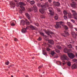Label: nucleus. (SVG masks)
Here are the masks:
<instances>
[{"label":"nucleus","instance_id":"nucleus-7","mask_svg":"<svg viewBox=\"0 0 77 77\" xmlns=\"http://www.w3.org/2000/svg\"><path fill=\"white\" fill-rule=\"evenodd\" d=\"M28 28H29V27L28 26H27L26 28V29H25V28H24V29H22V33H25L26 32H27V30H26V29H28Z\"/></svg>","mask_w":77,"mask_h":77},{"label":"nucleus","instance_id":"nucleus-6","mask_svg":"<svg viewBox=\"0 0 77 77\" xmlns=\"http://www.w3.org/2000/svg\"><path fill=\"white\" fill-rule=\"evenodd\" d=\"M45 32L48 35H49L50 36L51 38V35H50V34H51V35H54V33L53 32H50V31H45Z\"/></svg>","mask_w":77,"mask_h":77},{"label":"nucleus","instance_id":"nucleus-13","mask_svg":"<svg viewBox=\"0 0 77 77\" xmlns=\"http://www.w3.org/2000/svg\"><path fill=\"white\" fill-rule=\"evenodd\" d=\"M48 42L51 44H54V41L52 40H48Z\"/></svg>","mask_w":77,"mask_h":77},{"label":"nucleus","instance_id":"nucleus-50","mask_svg":"<svg viewBox=\"0 0 77 77\" xmlns=\"http://www.w3.org/2000/svg\"><path fill=\"white\" fill-rule=\"evenodd\" d=\"M72 29H74L77 32V28H73Z\"/></svg>","mask_w":77,"mask_h":77},{"label":"nucleus","instance_id":"nucleus-28","mask_svg":"<svg viewBox=\"0 0 77 77\" xmlns=\"http://www.w3.org/2000/svg\"><path fill=\"white\" fill-rule=\"evenodd\" d=\"M40 34L41 35H42V36H45L46 38L47 37V36H46V35H44V34L42 32H40Z\"/></svg>","mask_w":77,"mask_h":77},{"label":"nucleus","instance_id":"nucleus-21","mask_svg":"<svg viewBox=\"0 0 77 77\" xmlns=\"http://www.w3.org/2000/svg\"><path fill=\"white\" fill-rule=\"evenodd\" d=\"M71 34L72 35H75L76 36H77V34H76L75 32H71Z\"/></svg>","mask_w":77,"mask_h":77},{"label":"nucleus","instance_id":"nucleus-14","mask_svg":"<svg viewBox=\"0 0 77 77\" xmlns=\"http://www.w3.org/2000/svg\"><path fill=\"white\" fill-rule=\"evenodd\" d=\"M71 11H72V13L73 14V15H74V16L75 15H77V13L75 12V11H74L73 10H71Z\"/></svg>","mask_w":77,"mask_h":77},{"label":"nucleus","instance_id":"nucleus-29","mask_svg":"<svg viewBox=\"0 0 77 77\" xmlns=\"http://www.w3.org/2000/svg\"><path fill=\"white\" fill-rule=\"evenodd\" d=\"M54 18L56 20H58V16L57 15V16H55V17H54Z\"/></svg>","mask_w":77,"mask_h":77},{"label":"nucleus","instance_id":"nucleus-30","mask_svg":"<svg viewBox=\"0 0 77 77\" xmlns=\"http://www.w3.org/2000/svg\"><path fill=\"white\" fill-rule=\"evenodd\" d=\"M30 3L31 5H33L35 4V2L33 1H31Z\"/></svg>","mask_w":77,"mask_h":77},{"label":"nucleus","instance_id":"nucleus-17","mask_svg":"<svg viewBox=\"0 0 77 77\" xmlns=\"http://www.w3.org/2000/svg\"><path fill=\"white\" fill-rule=\"evenodd\" d=\"M25 15L26 17L28 18L29 20H30V17L29 16V14L27 13H26L25 14Z\"/></svg>","mask_w":77,"mask_h":77},{"label":"nucleus","instance_id":"nucleus-44","mask_svg":"<svg viewBox=\"0 0 77 77\" xmlns=\"http://www.w3.org/2000/svg\"><path fill=\"white\" fill-rule=\"evenodd\" d=\"M74 16L75 17H74V19H75V20H77V16L76 15L75 16V15H74Z\"/></svg>","mask_w":77,"mask_h":77},{"label":"nucleus","instance_id":"nucleus-24","mask_svg":"<svg viewBox=\"0 0 77 77\" xmlns=\"http://www.w3.org/2000/svg\"><path fill=\"white\" fill-rule=\"evenodd\" d=\"M64 53H67L68 52V49L66 48H65L64 49Z\"/></svg>","mask_w":77,"mask_h":77},{"label":"nucleus","instance_id":"nucleus-10","mask_svg":"<svg viewBox=\"0 0 77 77\" xmlns=\"http://www.w3.org/2000/svg\"><path fill=\"white\" fill-rule=\"evenodd\" d=\"M26 23V21L22 20L21 21L20 24V25H22V26H24V24H25V23Z\"/></svg>","mask_w":77,"mask_h":77},{"label":"nucleus","instance_id":"nucleus-11","mask_svg":"<svg viewBox=\"0 0 77 77\" xmlns=\"http://www.w3.org/2000/svg\"><path fill=\"white\" fill-rule=\"evenodd\" d=\"M77 68V65L76 64H74L73 65L72 67V69H76Z\"/></svg>","mask_w":77,"mask_h":77},{"label":"nucleus","instance_id":"nucleus-1","mask_svg":"<svg viewBox=\"0 0 77 77\" xmlns=\"http://www.w3.org/2000/svg\"><path fill=\"white\" fill-rule=\"evenodd\" d=\"M64 24V23L62 21L60 22H56V25L55 27L56 29H57L59 27H61V25H62Z\"/></svg>","mask_w":77,"mask_h":77},{"label":"nucleus","instance_id":"nucleus-38","mask_svg":"<svg viewBox=\"0 0 77 77\" xmlns=\"http://www.w3.org/2000/svg\"><path fill=\"white\" fill-rule=\"evenodd\" d=\"M57 63H60V65H61V63H62V62H60V61H57Z\"/></svg>","mask_w":77,"mask_h":77},{"label":"nucleus","instance_id":"nucleus-51","mask_svg":"<svg viewBox=\"0 0 77 77\" xmlns=\"http://www.w3.org/2000/svg\"><path fill=\"white\" fill-rule=\"evenodd\" d=\"M53 3H54V5H56V2H54Z\"/></svg>","mask_w":77,"mask_h":77},{"label":"nucleus","instance_id":"nucleus-52","mask_svg":"<svg viewBox=\"0 0 77 77\" xmlns=\"http://www.w3.org/2000/svg\"><path fill=\"white\" fill-rule=\"evenodd\" d=\"M48 1L49 3H51V0H48Z\"/></svg>","mask_w":77,"mask_h":77},{"label":"nucleus","instance_id":"nucleus-49","mask_svg":"<svg viewBox=\"0 0 77 77\" xmlns=\"http://www.w3.org/2000/svg\"><path fill=\"white\" fill-rule=\"evenodd\" d=\"M14 41H18V39L16 38H14Z\"/></svg>","mask_w":77,"mask_h":77},{"label":"nucleus","instance_id":"nucleus-40","mask_svg":"<svg viewBox=\"0 0 77 77\" xmlns=\"http://www.w3.org/2000/svg\"><path fill=\"white\" fill-rule=\"evenodd\" d=\"M64 29L65 30H68V27L66 26H64Z\"/></svg>","mask_w":77,"mask_h":77},{"label":"nucleus","instance_id":"nucleus-20","mask_svg":"<svg viewBox=\"0 0 77 77\" xmlns=\"http://www.w3.org/2000/svg\"><path fill=\"white\" fill-rule=\"evenodd\" d=\"M68 17L69 18H72V14L71 13H69L68 14Z\"/></svg>","mask_w":77,"mask_h":77},{"label":"nucleus","instance_id":"nucleus-3","mask_svg":"<svg viewBox=\"0 0 77 77\" xmlns=\"http://www.w3.org/2000/svg\"><path fill=\"white\" fill-rule=\"evenodd\" d=\"M60 59L62 60H69V59L67 57V56L65 54H63L60 56Z\"/></svg>","mask_w":77,"mask_h":77},{"label":"nucleus","instance_id":"nucleus-9","mask_svg":"<svg viewBox=\"0 0 77 77\" xmlns=\"http://www.w3.org/2000/svg\"><path fill=\"white\" fill-rule=\"evenodd\" d=\"M37 5L38 6V7H41V8H44L45 6V5H41L40 3H38L37 4Z\"/></svg>","mask_w":77,"mask_h":77},{"label":"nucleus","instance_id":"nucleus-5","mask_svg":"<svg viewBox=\"0 0 77 77\" xmlns=\"http://www.w3.org/2000/svg\"><path fill=\"white\" fill-rule=\"evenodd\" d=\"M68 55L69 57L71 59H74L75 57V55L72 53H68Z\"/></svg>","mask_w":77,"mask_h":77},{"label":"nucleus","instance_id":"nucleus-16","mask_svg":"<svg viewBox=\"0 0 77 77\" xmlns=\"http://www.w3.org/2000/svg\"><path fill=\"white\" fill-rule=\"evenodd\" d=\"M67 63L68 66H71V62L69 61Z\"/></svg>","mask_w":77,"mask_h":77},{"label":"nucleus","instance_id":"nucleus-37","mask_svg":"<svg viewBox=\"0 0 77 77\" xmlns=\"http://www.w3.org/2000/svg\"><path fill=\"white\" fill-rule=\"evenodd\" d=\"M73 62H75L77 63V60L76 59H74L73 60Z\"/></svg>","mask_w":77,"mask_h":77},{"label":"nucleus","instance_id":"nucleus-31","mask_svg":"<svg viewBox=\"0 0 77 77\" xmlns=\"http://www.w3.org/2000/svg\"><path fill=\"white\" fill-rule=\"evenodd\" d=\"M67 46L69 48H72V45H71V44H69L68 45H67Z\"/></svg>","mask_w":77,"mask_h":77},{"label":"nucleus","instance_id":"nucleus-45","mask_svg":"<svg viewBox=\"0 0 77 77\" xmlns=\"http://www.w3.org/2000/svg\"><path fill=\"white\" fill-rule=\"evenodd\" d=\"M71 21H72V22L73 23H75V20H71Z\"/></svg>","mask_w":77,"mask_h":77},{"label":"nucleus","instance_id":"nucleus-32","mask_svg":"<svg viewBox=\"0 0 77 77\" xmlns=\"http://www.w3.org/2000/svg\"><path fill=\"white\" fill-rule=\"evenodd\" d=\"M43 54H44V55H45L46 54V53L45 52V50H43Z\"/></svg>","mask_w":77,"mask_h":77},{"label":"nucleus","instance_id":"nucleus-48","mask_svg":"<svg viewBox=\"0 0 77 77\" xmlns=\"http://www.w3.org/2000/svg\"><path fill=\"white\" fill-rule=\"evenodd\" d=\"M43 66L42 65L40 66H39L38 67V69H39L40 68H42Z\"/></svg>","mask_w":77,"mask_h":77},{"label":"nucleus","instance_id":"nucleus-22","mask_svg":"<svg viewBox=\"0 0 77 77\" xmlns=\"http://www.w3.org/2000/svg\"><path fill=\"white\" fill-rule=\"evenodd\" d=\"M64 33L66 34V35H69V33L66 31H64Z\"/></svg>","mask_w":77,"mask_h":77},{"label":"nucleus","instance_id":"nucleus-47","mask_svg":"<svg viewBox=\"0 0 77 77\" xmlns=\"http://www.w3.org/2000/svg\"><path fill=\"white\" fill-rule=\"evenodd\" d=\"M47 51H50V48H47Z\"/></svg>","mask_w":77,"mask_h":77},{"label":"nucleus","instance_id":"nucleus-8","mask_svg":"<svg viewBox=\"0 0 77 77\" xmlns=\"http://www.w3.org/2000/svg\"><path fill=\"white\" fill-rule=\"evenodd\" d=\"M45 10L43 8L40 9L39 10V12H41L42 14H44V12H45V11H44Z\"/></svg>","mask_w":77,"mask_h":77},{"label":"nucleus","instance_id":"nucleus-19","mask_svg":"<svg viewBox=\"0 0 77 77\" xmlns=\"http://www.w3.org/2000/svg\"><path fill=\"white\" fill-rule=\"evenodd\" d=\"M19 5H20V6H24V3L22 2H20L19 3Z\"/></svg>","mask_w":77,"mask_h":77},{"label":"nucleus","instance_id":"nucleus-63","mask_svg":"<svg viewBox=\"0 0 77 77\" xmlns=\"http://www.w3.org/2000/svg\"><path fill=\"white\" fill-rule=\"evenodd\" d=\"M8 68H10V66H8Z\"/></svg>","mask_w":77,"mask_h":77},{"label":"nucleus","instance_id":"nucleus-15","mask_svg":"<svg viewBox=\"0 0 77 77\" xmlns=\"http://www.w3.org/2000/svg\"><path fill=\"white\" fill-rule=\"evenodd\" d=\"M71 6L72 7V8H77L76 7L77 5L75 4H71Z\"/></svg>","mask_w":77,"mask_h":77},{"label":"nucleus","instance_id":"nucleus-2","mask_svg":"<svg viewBox=\"0 0 77 77\" xmlns=\"http://www.w3.org/2000/svg\"><path fill=\"white\" fill-rule=\"evenodd\" d=\"M33 10H34L35 12H37L38 9H37V7H36V5H34L33 8L32 7H30L29 8V11L30 12V11H32Z\"/></svg>","mask_w":77,"mask_h":77},{"label":"nucleus","instance_id":"nucleus-43","mask_svg":"<svg viewBox=\"0 0 77 77\" xmlns=\"http://www.w3.org/2000/svg\"><path fill=\"white\" fill-rule=\"evenodd\" d=\"M41 39H42V38H41V37H39L38 38V41H41Z\"/></svg>","mask_w":77,"mask_h":77},{"label":"nucleus","instance_id":"nucleus-55","mask_svg":"<svg viewBox=\"0 0 77 77\" xmlns=\"http://www.w3.org/2000/svg\"><path fill=\"white\" fill-rule=\"evenodd\" d=\"M58 57H54V58H57Z\"/></svg>","mask_w":77,"mask_h":77},{"label":"nucleus","instance_id":"nucleus-35","mask_svg":"<svg viewBox=\"0 0 77 77\" xmlns=\"http://www.w3.org/2000/svg\"><path fill=\"white\" fill-rule=\"evenodd\" d=\"M57 48L58 49H61L62 48L60 46H57Z\"/></svg>","mask_w":77,"mask_h":77},{"label":"nucleus","instance_id":"nucleus-34","mask_svg":"<svg viewBox=\"0 0 77 77\" xmlns=\"http://www.w3.org/2000/svg\"><path fill=\"white\" fill-rule=\"evenodd\" d=\"M63 18L64 20H66L67 19H68V17H67L65 16H63Z\"/></svg>","mask_w":77,"mask_h":77},{"label":"nucleus","instance_id":"nucleus-41","mask_svg":"<svg viewBox=\"0 0 77 77\" xmlns=\"http://www.w3.org/2000/svg\"><path fill=\"white\" fill-rule=\"evenodd\" d=\"M29 27L31 28V29H34V27L32 25H30L29 26Z\"/></svg>","mask_w":77,"mask_h":77},{"label":"nucleus","instance_id":"nucleus-18","mask_svg":"<svg viewBox=\"0 0 77 77\" xmlns=\"http://www.w3.org/2000/svg\"><path fill=\"white\" fill-rule=\"evenodd\" d=\"M10 5L11 6H15V3L12 1H11L10 2Z\"/></svg>","mask_w":77,"mask_h":77},{"label":"nucleus","instance_id":"nucleus-57","mask_svg":"<svg viewBox=\"0 0 77 77\" xmlns=\"http://www.w3.org/2000/svg\"><path fill=\"white\" fill-rule=\"evenodd\" d=\"M5 46L6 47L7 46H8V44H6V45H5Z\"/></svg>","mask_w":77,"mask_h":77},{"label":"nucleus","instance_id":"nucleus-62","mask_svg":"<svg viewBox=\"0 0 77 77\" xmlns=\"http://www.w3.org/2000/svg\"><path fill=\"white\" fill-rule=\"evenodd\" d=\"M42 18H45V17H42Z\"/></svg>","mask_w":77,"mask_h":77},{"label":"nucleus","instance_id":"nucleus-46","mask_svg":"<svg viewBox=\"0 0 77 77\" xmlns=\"http://www.w3.org/2000/svg\"><path fill=\"white\" fill-rule=\"evenodd\" d=\"M6 65H8L9 64V61H8L7 62V63H5Z\"/></svg>","mask_w":77,"mask_h":77},{"label":"nucleus","instance_id":"nucleus-27","mask_svg":"<svg viewBox=\"0 0 77 77\" xmlns=\"http://www.w3.org/2000/svg\"><path fill=\"white\" fill-rule=\"evenodd\" d=\"M20 8L22 11H24V10H25V8H24V7L23 6H20Z\"/></svg>","mask_w":77,"mask_h":77},{"label":"nucleus","instance_id":"nucleus-23","mask_svg":"<svg viewBox=\"0 0 77 77\" xmlns=\"http://www.w3.org/2000/svg\"><path fill=\"white\" fill-rule=\"evenodd\" d=\"M25 21V23H26L27 25H29V24H30V23H29V22L28 21L27 19H26Z\"/></svg>","mask_w":77,"mask_h":77},{"label":"nucleus","instance_id":"nucleus-58","mask_svg":"<svg viewBox=\"0 0 77 77\" xmlns=\"http://www.w3.org/2000/svg\"><path fill=\"white\" fill-rule=\"evenodd\" d=\"M49 47H51H51H52V46H49Z\"/></svg>","mask_w":77,"mask_h":77},{"label":"nucleus","instance_id":"nucleus-53","mask_svg":"<svg viewBox=\"0 0 77 77\" xmlns=\"http://www.w3.org/2000/svg\"><path fill=\"white\" fill-rule=\"evenodd\" d=\"M14 2L16 3H17V0H14Z\"/></svg>","mask_w":77,"mask_h":77},{"label":"nucleus","instance_id":"nucleus-25","mask_svg":"<svg viewBox=\"0 0 77 77\" xmlns=\"http://www.w3.org/2000/svg\"><path fill=\"white\" fill-rule=\"evenodd\" d=\"M63 13L65 15H66L67 14H68V12H67V11L66 10H64L63 11Z\"/></svg>","mask_w":77,"mask_h":77},{"label":"nucleus","instance_id":"nucleus-56","mask_svg":"<svg viewBox=\"0 0 77 77\" xmlns=\"http://www.w3.org/2000/svg\"><path fill=\"white\" fill-rule=\"evenodd\" d=\"M25 77H28V75H26V76H25Z\"/></svg>","mask_w":77,"mask_h":77},{"label":"nucleus","instance_id":"nucleus-12","mask_svg":"<svg viewBox=\"0 0 77 77\" xmlns=\"http://www.w3.org/2000/svg\"><path fill=\"white\" fill-rule=\"evenodd\" d=\"M67 25L71 29H72V28H73V27H72V24H71V23H70V22H67Z\"/></svg>","mask_w":77,"mask_h":77},{"label":"nucleus","instance_id":"nucleus-54","mask_svg":"<svg viewBox=\"0 0 77 77\" xmlns=\"http://www.w3.org/2000/svg\"><path fill=\"white\" fill-rule=\"evenodd\" d=\"M57 11H58V12H60V11H61V10H58Z\"/></svg>","mask_w":77,"mask_h":77},{"label":"nucleus","instance_id":"nucleus-64","mask_svg":"<svg viewBox=\"0 0 77 77\" xmlns=\"http://www.w3.org/2000/svg\"><path fill=\"white\" fill-rule=\"evenodd\" d=\"M11 77H13V75H12L11 76Z\"/></svg>","mask_w":77,"mask_h":77},{"label":"nucleus","instance_id":"nucleus-39","mask_svg":"<svg viewBox=\"0 0 77 77\" xmlns=\"http://www.w3.org/2000/svg\"><path fill=\"white\" fill-rule=\"evenodd\" d=\"M60 5V3H59V2H57V3H56V6H59V5Z\"/></svg>","mask_w":77,"mask_h":77},{"label":"nucleus","instance_id":"nucleus-59","mask_svg":"<svg viewBox=\"0 0 77 77\" xmlns=\"http://www.w3.org/2000/svg\"><path fill=\"white\" fill-rule=\"evenodd\" d=\"M65 63H63V65H65Z\"/></svg>","mask_w":77,"mask_h":77},{"label":"nucleus","instance_id":"nucleus-36","mask_svg":"<svg viewBox=\"0 0 77 77\" xmlns=\"http://www.w3.org/2000/svg\"><path fill=\"white\" fill-rule=\"evenodd\" d=\"M11 26H15V24L14 23H12L11 24Z\"/></svg>","mask_w":77,"mask_h":77},{"label":"nucleus","instance_id":"nucleus-4","mask_svg":"<svg viewBox=\"0 0 77 77\" xmlns=\"http://www.w3.org/2000/svg\"><path fill=\"white\" fill-rule=\"evenodd\" d=\"M49 11L50 12V13L48 14L49 15H50L51 16H53L54 15V11H53V9L52 8H49Z\"/></svg>","mask_w":77,"mask_h":77},{"label":"nucleus","instance_id":"nucleus-33","mask_svg":"<svg viewBox=\"0 0 77 77\" xmlns=\"http://www.w3.org/2000/svg\"><path fill=\"white\" fill-rule=\"evenodd\" d=\"M55 53H54V51H52L51 52V54L52 55V56H53V55H54V54Z\"/></svg>","mask_w":77,"mask_h":77},{"label":"nucleus","instance_id":"nucleus-42","mask_svg":"<svg viewBox=\"0 0 77 77\" xmlns=\"http://www.w3.org/2000/svg\"><path fill=\"white\" fill-rule=\"evenodd\" d=\"M56 52L57 53H60V51L59 50H56Z\"/></svg>","mask_w":77,"mask_h":77},{"label":"nucleus","instance_id":"nucleus-60","mask_svg":"<svg viewBox=\"0 0 77 77\" xmlns=\"http://www.w3.org/2000/svg\"><path fill=\"white\" fill-rule=\"evenodd\" d=\"M76 49L77 50V46L76 47Z\"/></svg>","mask_w":77,"mask_h":77},{"label":"nucleus","instance_id":"nucleus-26","mask_svg":"<svg viewBox=\"0 0 77 77\" xmlns=\"http://www.w3.org/2000/svg\"><path fill=\"white\" fill-rule=\"evenodd\" d=\"M61 35L62 36H64V37H66V36L65 33H62L61 34Z\"/></svg>","mask_w":77,"mask_h":77},{"label":"nucleus","instance_id":"nucleus-61","mask_svg":"<svg viewBox=\"0 0 77 77\" xmlns=\"http://www.w3.org/2000/svg\"><path fill=\"white\" fill-rule=\"evenodd\" d=\"M65 61H64V60H63V62H65Z\"/></svg>","mask_w":77,"mask_h":77}]
</instances>
